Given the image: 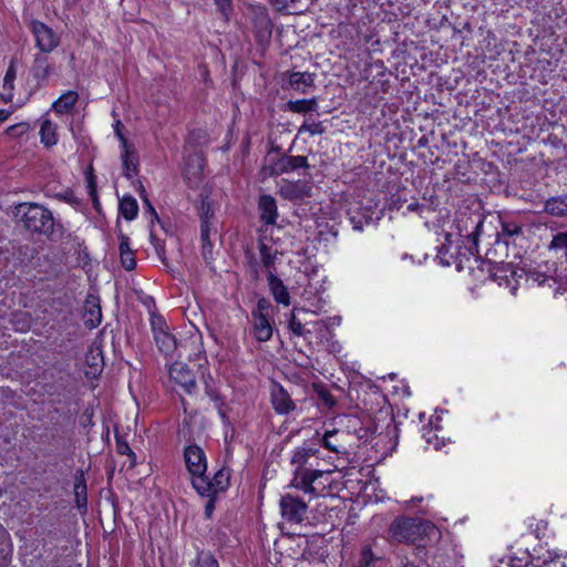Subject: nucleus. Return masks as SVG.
Wrapping results in <instances>:
<instances>
[{"mask_svg": "<svg viewBox=\"0 0 567 567\" xmlns=\"http://www.w3.org/2000/svg\"><path fill=\"white\" fill-rule=\"evenodd\" d=\"M524 267L512 262H496L491 259L481 261V276L487 280L496 282L499 287L508 288L512 293L522 286V276Z\"/></svg>", "mask_w": 567, "mask_h": 567, "instance_id": "4", "label": "nucleus"}, {"mask_svg": "<svg viewBox=\"0 0 567 567\" xmlns=\"http://www.w3.org/2000/svg\"><path fill=\"white\" fill-rule=\"evenodd\" d=\"M17 216L21 218L27 230L52 237L54 234H62L63 226L55 220L50 209L38 203H21L17 207Z\"/></svg>", "mask_w": 567, "mask_h": 567, "instance_id": "2", "label": "nucleus"}, {"mask_svg": "<svg viewBox=\"0 0 567 567\" xmlns=\"http://www.w3.org/2000/svg\"><path fill=\"white\" fill-rule=\"evenodd\" d=\"M363 419H360L357 415H347V430L348 432H352L355 434V429H359Z\"/></svg>", "mask_w": 567, "mask_h": 567, "instance_id": "60", "label": "nucleus"}, {"mask_svg": "<svg viewBox=\"0 0 567 567\" xmlns=\"http://www.w3.org/2000/svg\"><path fill=\"white\" fill-rule=\"evenodd\" d=\"M279 505L282 519L290 525H299L307 517L308 504L298 495L284 494Z\"/></svg>", "mask_w": 567, "mask_h": 567, "instance_id": "11", "label": "nucleus"}, {"mask_svg": "<svg viewBox=\"0 0 567 567\" xmlns=\"http://www.w3.org/2000/svg\"><path fill=\"white\" fill-rule=\"evenodd\" d=\"M252 33L258 47L268 48L271 37L274 23L268 11L262 8L257 10L252 17Z\"/></svg>", "mask_w": 567, "mask_h": 567, "instance_id": "14", "label": "nucleus"}, {"mask_svg": "<svg viewBox=\"0 0 567 567\" xmlns=\"http://www.w3.org/2000/svg\"><path fill=\"white\" fill-rule=\"evenodd\" d=\"M381 557L375 555L371 546L365 545L360 551L358 567H380Z\"/></svg>", "mask_w": 567, "mask_h": 567, "instance_id": "38", "label": "nucleus"}, {"mask_svg": "<svg viewBox=\"0 0 567 567\" xmlns=\"http://www.w3.org/2000/svg\"><path fill=\"white\" fill-rule=\"evenodd\" d=\"M113 128H114L115 136L117 137V140L121 143L122 148L131 146V144L128 143V140L124 133V124L122 123L121 120L115 121V123L113 124Z\"/></svg>", "mask_w": 567, "mask_h": 567, "instance_id": "55", "label": "nucleus"}, {"mask_svg": "<svg viewBox=\"0 0 567 567\" xmlns=\"http://www.w3.org/2000/svg\"><path fill=\"white\" fill-rule=\"evenodd\" d=\"M30 128H31V126L28 122H20V123L10 125L6 130V134L10 137L17 138V137H21L24 134H27L30 131Z\"/></svg>", "mask_w": 567, "mask_h": 567, "instance_id": "50", "label": "nucleus"}, {"mask_svg": "<svg viewBox=\"0 0 567 567\" xmlns=\"http://www.w3.org/2000/svg\"><path fill=\"white\" fill-rule=\"evenodd\" d=\"M85 181H86L87 194L93 203V206L96 208L97 205L100 204V202H99V195H97L96 176L94 175L92 165H90L85 172Z\"/></svg>", "mask_w": 567, "mask_h": 567, "instance_id": "41", "label": "nucleus"}, {"mask_svg": "<svg viewBox=\"0 0 567 567\" xmlns=\"http://www.w3.org/2000/svg\"><path fill=\"white\" fill-rule=\"evenodd\" d=\"M268 288L274 300L284 307H289L291 303V296L288 287L274 271L267 275Z\"/></svg>", "mask_w": 567, "mask_h": 567, "instance_id": "20", "label": "nucleus"}, {"mask_svg": "<svg viewBox=\"0 0 567 567\" xmlns=\"http://www.w3.org/2000/svg\"><path fill=\"white\" fill-rule=\"evenodd\" d=\"M215 4L217 6L220 13L228 19L230 13L233 12V1L231 0H215Z\"/></svg>", "mask_w": 567, "mask_h": 567, "instance_id": "58", "label": "nucleus"}, {"mask_svg": "<svg viewBox=\"0 0 567 567\" xmlns=\"http://www.w3.org/2000/svg\"><path fill=\"white\" fill-rule=\"evenodd\" d=\"M275 11L285 14H301L306 12L312 0H269Z\"/></svg>", "mask_w": 567, "mask_h": 567, "instance_id": "23", "label": "nucleus"}, {"mask_svg": "<svg viewBox=\"0 0 567 567\" xmlns=\"http://www.w3.org/2000/svg\"><path fill=\"white\" fill-rule=\"evenodd\" d=\"M54 73V65L49 56L42 53H35L32 63L28 70L24 81V89L29 96L35 94L39 90L48 85L50 76Z\"/></svg>", "mask_w": 567, "mask_h": 567, "instance_id": "6", "label": "nucleus"}, {"mask_svg": "<svg viewBox=\"0 0 567 567\" xmlns=\"http://www.w3.org/2000/svg\"><path fill=\"white\" fill-rule=\"evenodd\" d=\"M405 202L406 199L402 200L400 194H392L388 203V208L390 210H400L403 208V203Z\"/></svg>", "mask_w": 567, "mask_h": 567, "instance_id": "59", "label": "nucleus"}, {"mask_svg": "<svg viewBox=\"0 0 567 567\" xmlns=\"http://www.w3.org/2000/svg\"><path fill=\"white\" fill-rule=\"evenodd\" d=\"M288 328L297 337H302L306 332L303 324L297 319L293 312L290 313Z\"/></svg>", "mask_w": 567, "mask_h": 567, "instance_id": "54", "label": "nucleus"}, {"mask_svg": "<svg viewBox=\"0 0 567 567\" xmlns=\"http://www.w3.org/2000/svg\"><path fill=\"white\" fill-rule=\"evenodd\" d=\"M213 402L215 404V408L217 410V414H218L220 421L224 424L229 423V417H228V413H227V404L225 402L224 396L220 398V401H213Z\"/></svg>", "mask_w": 567, "mask_h": 567, "instance_id": "57", "label": "nucleus"}, {"mask_svg": "<svg viewBox=\"0 0 567 567\" xmlns=\"http://www.w3.org/2000/svg\"><path fill=\"white\" fill-rule=\"evenodd\" d=\"M270 403L278 415H288L297 408L289 392L276 381L270 386Z\"/></svg>", "mask_w": 567, "mask_h": 567, "instance_id": "16", "label": "nucleus"}, {"mask_svg": "<svg viewBox=\"0 0 567 567\" xmlns=\"http://www.w3.org/2000/svg\"><path fill=\"white\" fill-rule=\"evenodd\" d=\"M278 194L291 203H300L312 196V185L305 179H282Z\"/></svg>", "mask_w": 567, "mask_h": 567, "instance_id": "15", "label": "nucleus"}, {"mask_svg": "<svg viewBox=\"0 0 567 567\" xmlns=\"http://www.w3.org/2000/svg\"><path fill=\"white\" fill-rule=\"evenodd\" d=\"M200 496L207 498V502H206L205 508H204V516H205V518L210 519L213 516V513L215 511V507H216L218 494L200 495Z\"/></svg>", "mask_w": 567, "mask_h": 567, "instance_id": "56", "label": "nucleus"}, {"mask_svg": "<svg viewBox=\"0 0 567 567\" xmlns=\"http://www.w3.org/2000/svg\"><path fill=\"white\" fill-rule=\"evenodd\" d=\"M254 316L252 334L258 342H266L272 337V326L268 316L256 315Z\"/></svg>", "mask_w": 567, "mask_h": 567, "instance_id": "29", "label": "nucleus"}, {"mask_svg": "<svg viewBox=\"0 0 567 567\" xmlns=\"http://www.w3.org/2000/svg\"><path fill=\"white\" fill-rule=\"evenodd\" d=\"M307 156L280 154L276 157H268L267 164L262 166L261 173L265 176L277 177L299 168H309Z\"/></svg>", "mask_w": 567, "mask_h": 567, "instance_id": "8", "label": "nucleus"}, {"mask_svg": "<svg viewBox=\"0 0 567 567\" xmlns=\"http://www.w3.org/2000/svg\"><path fill=\"white\" fill-rule=\"evenodd\" d=\"M346 436L347 433L341 430L326 431L320 439V445L337 455L347 453Z\"/></svg>", "mask_w": 567, "mask_h": 567, "instance_id": "21", "label": "nucleus"}, {"mask_svg": "<svg viewBox=\"0 0 567 567\" xmlns=\"http://www.w3.org/2000/svg\"><path fill=\"white\" fill-rule=\"evenodd\" d=\"M177 359L168 369L169 380L188 395L197 393V384L194 372Z\"/></svg>", "mask_w": 567, "mask_h": 567, "instance_id": "13", "label": "nucleus"}, {"mask_svg": "<svg viewBox=\"0 0 567 567\" xmlns=\"http://www.w3.org/2000/svg\"><path fill=\"white\" fill-rule=\"evenodd\" d=\"M85 363L91 369L90 373H101L104 367V359L100 349L90 350L85 355Z\"/></svg>", "mask_w": 567, "mask_h": 567, "instance_id": "39", "label": "nucleus"}, {"mask_svg": "<svg viewBox=\"0 0 567 567\" xmlns=\"http://www.w3.org/2000/svg\"><path fill=\"white\" fill-rule=\"evenodd\" d=\"M118 212L124 219L131 221L138 215V204L133 196H124L118 204Z\"/></svg>", "mask_w": 567, "mask_h": 567, "instance_id": "35", "label": "nucleus"}, {"mask_svg": "<svg viewBox=\"0 0 567 567\" xmlns=\"http://www.w3.org/2000/svg\"><path fill=\"white\" fill-rule=\"evenodd\" d=\"M259 219L265 226H272L278 218V206L274 196L261 194L257 203Z\"/></svg>", "mask_w": 567, "mask_h": 567, "instance_id": "18", "label": "nucleus"}, {"mask_svg": "<svg viewBox=\"0 0 567 567\" xmlns=\"http://www.w3.org/2000/svg\"><path fill=\"white\" fill-rule=\"evenodd\" d=\"M203 382H204L205 394L212 401H220V398H223V395L217 390V388L215 385V380H214V378L212 377L210 373L203 374Z\"/></svg>", "mask_w": 567, "mask_h": 567, "instance_id": "45", "label": "nucleus"}, {"mask_svg": "<svg viewBox=\"0 0 567 567\" xmlns=\"http://www.w3.org/2000/svg\"><path fill=\"white\" fill-rule=\"evenodd\" d=\"M484 225V219L480 214H470L457 219L458 235L462 243L467 246L453 247L443 245L437 252L441 262L451 266L454 265L457 271L468 270L475 281L485 284V277L481 276V261H485L478 256V237Z\"/></svg>", "mask_w": 567, "mask_h": 567, "instance_id": "1", "label": "nucleus"}, {"mask_svg": "<svg viewBox=\"0 0 567 567\" xmlns=\"http://www.w3.org/2000/svg\"><path fill=\"white\" fill-rule=\"evenodd\" d=\"M115 449L116 453L120 455H126L128 452L132 453L126 434H121L117 427L115 429Z\"/></svg>", "mask_w": 567, "mask_h": 567, "instance_id": "49", "label": "nucleus"}, {"mask_svg": "<svg viewBox=\"0 0 567 567\" xmlns=\"http://www.w3.org/2000/svg\"><path fill=\"white\" fill-rule=\"evenodd\" d=\"M327 474H330V471L319 470L317 466L293 470L291 486L306 494L319 496L320 489L324 488V483L321 482V478Z\"/></svg>", "mask_w": 567, "mask_h": 567, "instance_id": "7", "label": "nucleus"}, {"mask_svg": "<svg viewBox=\"0 0 567 567\" xmlns=\"http://www.w3.org/2000/svg\"><path fill=\"white\" fill-rule=\"evenodd\" d=\"M212 226H213V223L212 221H207V220H200V237H207V235H210L212 233Z\"/></svg>", "mask_w": 567, "mask_h": 567, "instance_id": "64", "label": "nucleus"}, {"mask_svg": "<svg viewBox=\"0 0 567 567\" xmlns=\"http://www.w3.org/2000/svg\"><path fill=\"white\" fill-rule=\"evenodd\" d=\"M198 213H199V220H207V221L213 223L215 213H214L210 202H208L207 199H202V202L198 206Z\"/></svg>", "mask_w": 567, "mask_h": 567, "instance_id": "51", "label": "nucleus"}, {"mask_svg": "<svg viewBox=\"0 0 567 567\" xmlns=\"http://www.w3.org/2000/svg\"><path fill=\"white\" fill-rule=\"evenodd\" d=\"M436 530L433 523L406 516L396 517L389 527L391 537L400 543L417 544Z\"/></svg>", "mask_w": 567, "mask_h": 567, "instance_id": "3", "label": "nucleus"}, {"mask_svg": "<svg viewBox=\"0 0 567 567\" xmlns=\"http://www.w3.org/2000/svg\"><path fill=\"white\" fill-rule=\"evenodd\" d=\"M118 239L121 264L126 270L131 271L136 267V259L134 250L130 247V238L125 234H121Z\"/></svg>", "mask_w": 567, "mask_h": 567, "instance_id": "30", "label": "nucleus"}, {"mask_svg": "<svg viewBox=\"0 0 567 567\" xmlns=\"http://www.w3.org/2000/svg\"><path fill=\"white\" fill-rule=\"evenodd\" d=\"M29 30L32 33L38 53L48 54L54 51L60 44V37L54 30L44 22L32 19L29 23Z\"/></svg>", "mask_w": 567, "mask_h": 567, "instance_id": "10", "label": "nucleus"}, {"mask_svg": "<svg viewBox=\"0 0 567 567\" xmlns=\"http://www.w3.org/2000/svg\"><path fill=\"white\" fill-rule=\"evenodd\" d=\"M523 228L522 225L508 219L501 220V231L498 236H503L506 238H513L515 236L522 235Z\"/></svg>", "mask_w": 567, "mask_h": 567, "instance_id": "43", "label": "nucleus"}, {"mask_svg": "<svg viewBox=\"0 0 567 567\" xmlns=\"http://www.w3.org/2000/svg\"><path fill=\"white\" fill-rule=\"evenodd\" d=\"M80 95L74 90H69L62 93L51 105V110L56 115L72 114Z\"/></svg>", "mask_w": 567, "mask_h": 567, "instance_id": "24", "label": "nucleus"}, {"mask_svg": "<svg viewBox=\"0 0 567 567\" xmlns=\"http://www.w3.org/2000/svg\"><path fill=\"white\" fill-rule=\"evenodd\" d=\"M121 158L124 176L128 179H132L133 177L137 176L140 172V162L138 155L135 152L133 145L123 147Z\"/></svg>", "mask_w": 567, "mask_h": 567, "instance_id": "27", "label": "nucleus"}, {"mask_svg": "<svg viewBox=\"0 0 567 567\" xmlns=\"http://www.w3.org/2000/svg\"><path fill=\"white\" fill-rule=\"evenodd\" d=\"M549 281H555L553 277L547 276L546 274L536 271V270H527L524 268V275L522 276V285L527 287H542L546 284L550 286Z\"/></svg>", "mask_w": 567, "mask_h": 567, "instance_id": "32", "label": "nucleus"}, {"mask_svg": "<svg viewBox=\"0 0 567 567\" xmlns=\"http://www.w3.org/2000/svg\"><path fill=\"white\" fill-rule=\"evenodd\" d=\"M183 457L186 470L190 475L192 487L195 488L207 473L208 463L206 453L199 445L192 443L184 447Z\"/></svg>", "mask_w": 567, "mask_h": 567, "instance_id": "9", "label": "nucleus"}, {"mask_svg": "<svg viewBox=\"0 0 567 567\" xmlns=\"http://www.w3.org/2000/svg\"><path fill=\"white\" fill-rule=\"evenodd\" d=\"M315 391L317 393L320 404H322L323 406L331 409L337 404L334 396L326 386L318 385L315 388Z\"/></svg>", "mask_w": 567, "mask_h": 567, "instance_id": "46", "label": "nucleus"}, {"mask_svg": "<svg viewBox=\"0 0 567 567\" xmlns=\"http://www.w3.org/2000/svg\"><path fill=\"white\" fill-rule=\"evenodd\" d=\"M287 107L292 113L306 114L309 112H316L318 109L317 97L290 100L287 103Z\"/></svg>", "mask_w": 567, "mask_h": 567, "instance_id": "33", "label": "nucleus"}, {"mask_svg": "<svg viewBox=\"0 0 567 567\" xmlns=\"http://www.w3.org/2000/svg\"><path fill=\"white\" fill-rule=\"evenodd\" d=\"M375 430H377V426H375L374 422L370 417H364L363 422L361 423L359 429H355L354 435L359 440H361L363 442H368L373 437Z\"/></svg>", "mask_w": 567, "mask_h": 567, "instance_id": "42", "label": "nucleus"}, {"mask_svg": "<svg viewBox=\"0 0 567 567\" xmlns=\"http://www.w3.org/2000/svg\"><path fill=\"white\" fill-rule=\"evenodd\" d=\"M319 450L311 446H298L293 450L291 456V465L295 470H300L309 466H318L319 464Z\"/></svg>", "mask_w": 567, "mask_h": 567, "instance_id": "19", "label": "nucleus"}, {"mask_svg": "<svg viewBox=\"0 0 567 567\" xmlns=\"http://www.w3.org/2000/svg\"><path fill=\"white\" fill-rule=\"evenodd\" d=\"M440 430L439 426L435 427V430L433 429H423V439L425 440V442L427 444H431L434 446L435 450H440L445 443L443 441V439H440L439 435H437V431Z\"/></svg>", "mask_w": 567, "mask_h": 567, "instance_id": "47", "label": "nucleus"}, {"mask_svg": "<svg viewBox=\"0 0 567 567\" xmlns=\"http://www.w3.org/2000/svg\"><path fill=\"white\" fill-rule=\"evenodd\" d=\"M16 79H17L16 59H11L9 62V65L7 68L4 78H3L2 92L0 93V100L3 103L12 102V100L14 97Z\"/></svg>", "mask_w": 567, "mask_h": 567, "instance_id": "25", "label": "nucleus"}, {"mask_svg": "<svg viewBox=\"0 0 567 567\" xmlns=\"http://www.w3.org/2000/svg\"><path fill=\"white\" fill-rule=\"evenodd\" d=\"M200 243H202V256H203V259L205 260V262L207 265H210L213 261H214V254H213V249H214V243L210 239V235H207V237H200Z\"/></svg>", "mask_w": 567, "mask_h": 567, "instance_id": "48", "label": "nucleus"}, {"mask_svg": "<svg viewBox=\"0 0 567 567\" xmlns=\"http://www.w3.org/2000/svg\"><path fill=\"white\" fill-rule=\"evenodd\" d=\"M230 476L231 468L224 465L215 472L213 477H209L206 473L203 476V481L194 489L198 495H213L226 492L230 486Z\"/></svg>", "mask_w": 567, "mask_h": 567, "instance_id": "12", "label": "nucleus"}, {"mask_svg": "<svg viewBox=\"0 0 567 567\" xmlns=\"http://www.w3.org/2000/svg\"><path fill=\"white\" fill-rule=\"evenodd\" d=\"M544 209L556 217H567V195L554 196L545 202Z\"/></svg>", "mask_w": 567, "mask_h": 567, "instance_id": "31", "label": "nucleus"}, {"mask_svg": "<svg viewBox=\"0 0 567 567\" xmlns=\"http://www.w3.org/2000/svg\"><path fill=\"white\" fill-rule=\"evenodd\" d=\"M83 321L87 329L92 330L100 326L102 321V309L100 297L89 293L84 301Z\"/></svg>", "mask_w": 567, "mask_h": 567, "instance_id": "17", "label": "nucleus"}, {"mask_svg": "<svg viewBox=\"0 0 567 567\" xmlns=\"http://www.w3.org/2000/svg\"><path fill=\"white\" fill-rule=\"evenodd\" d=\"M549 249L567 257V231L557 233L550 241Z\"/></svg>", "mask_w": 567, "mask_h": 567, "instance_id": "44", "label": "nucleus"}, {"mask_svg": "<svg viewBox=\"0 0 567 567\" xmlns=\"http://www.w3.org/2000/svg\"><path fill=\"white\" fill-rule=\"evenodd\" d=\"M289 85L292 90L307 94L315 87V74L310 72L293 71L289 74Z\"/></svg>", "mask_w": 567, "mask_h": 567, "instance_id": "28", "label": "nucleus"}, {"mask_svg": "<svg viewBox=\"0 0 567 567\" xmlns=\"http://www.w3.org/2000/svg\"><path fill=\"white\" fill-rule=\"evenodd\" d=\"M190 567H219V563L209 550H199L190 561Z\"/></svg>", "mask_w": 567, "mask_h": 567, "instance_id": "40", "label": "nucleus"}, {"mask_svg": "<svg viewBox=\"0 0 567 567\" xmlns=\"http://www.w3.org/2000/svg\"><path fill=\"white\" fill-rule=\"evenodd\" d=\"M536 556L532 555L527 549H518L508 557V567H535Z\"/></svg>", "mask_w": 567, "mask_h": 567, "instance_id": "34", "label": "nucleus"}, {"mask_svg": "<svg viewBox=\"0 0 567 567\" xmlns=\"http://www.w3.org/2000/svg\"><path fill=\"white\" fill-rule=\"evenodd\" d=\"M144 203L147 206V209H148L150 214L152 215L151 226H153L154 221H156L157 224H159L164 228L163 221L159 218V216L156 213V210L153 207V205L151 204V202L147 198H145Z\"/></svg>", "mask_w": 567, "mask_h": 567, "instance_id": "62", "label": "nucleus"}, {"mask_svg": "<svg viewBox=\"0 0 567 567\" xmlns=\"http://www.w3.org/2000/svg\"><path fill=\"white\" fill-rule=\"evenodd\" d=\"M424 205L420 204L417 200H413L410 204H408L406 209L403 212L405 214L409 213H421L423 210Z\"/></svg>", "mask_w": 567, "mask_h": 567, "instance_id": "63", "label": "nucleus"}, {"mask_svg": "<svg viewBox=\"0 0 567 567\" xmlns=\"http://www.w3.org/2000/svg\"><path fill=\"white\" fill-rule=\"evenodd\" d=\"M12 543L8 530L0 524V559L1 566H7L11 560Z\"/></svg>", "mask_w": 567, "mask_h": 567, "instance_id": "36", "label": "nucleus"}, {"mask_svg": "<svg viewBox=\"0 0 567 567\" xmlns=\"http://www.w3.org/2000/svg\"><path fill=\"white\" fill-rule=\"evenodd\" d=\"M74 503L81 514L87 511V485L83 470H78L74 474Z\"/></svg>", "mask_w": 567, "mask_h": 567, "instance_id": "22", "label": "nucleus"}, {"mask_svg": "<svg viewBox=\"0 0 567 567\" xmlns=\"http://www.w3.org/2000/svg\"><path fill=\"white\" fill-rule=\"evenodd\" d=\"M299 132H308L310 135H322L326 132V127L322 125L321 122H305Z\"/></svg>", "mask_w": 567, "mask_h": 567, "instance_id": "53", "label": "nucleus"}, {"mask_svg": "<svg viewBox=\"0 0 567 567\" xmlns=\"http://www.w3.org/2000/svg\"><path fill=\"white\" fill-rule=\"evenodd\" d=\"M150 241L152 244V246L154 247L157 256L159 257V259L164 260L165 257H166V245H165V240L158 238L154 231L151 229L150 231Z\"/></svg>", "mask_w": 567, "mask_h": 567, "instance_id": "52", "label": "nucleus"}, {"mask_svg": "<svg viewBox=\"0 0 567 567\" xmlns=\"http://www.w3.org/2000/svg\"><path fill=\"white\" fill-rule=\"evenodd\" d=\"M39 135L41 144L48 150L52 148L59 142L58 125L49 117H43L40 123Z\"/></svg>", "mask_w": 567, "mask_h": 567, "instance_id": "26", "label": "nucleus"}, {"mask_svg": "<svg viewBox=\"0 0 567 567\" xmlns=\"http://www.w3.org/2000/svg\"><path fill=\"white\" fill-rule=\"evenodd\" d=\"M150 324L153 333V339L156 343L158 351L165 357L173 359H183L184 344L178 342L173 333L169 332V327L165 318L156 312L150 313Z\"/></svg>", "mask_w": 567, "mask_h": 567, "instance_id": "5", "label": "nucleus"}, {"mask_svg": "<svg viewBox=\"0 0 567 567\" xmlns=\"http://www.w3.org/2000/svg\"><path fill=\"white\" fill-rule=\"evenodd\" d=\"M270 308V301L266 298H260L257 301V311H254L256 315L268 316V310Z\"/></svg>", "mask_w": 567, "mask_h": 567, "instance_id": "61", "label": "nucleus"}, {"mask_svg": "<svg viewBox=\"0 0 567 567\" xmlns=\"http://www.w3.org/2000/svg\"><path fill=\"white\" fill-rule=\"evenodd\" d=\"M259 254H260V260L262 267L267 270V275L269 271L275 272V264L277 259V251H274L270 246L265 244L264 241H260L258 245Z\"/></svg>", "mask_w": 567, "mask_h": 567, "instance_id": "37", "label": "nucleus"}]
</instances>
